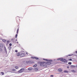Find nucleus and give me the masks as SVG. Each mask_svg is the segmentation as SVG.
Instances as JSON below:
<instances>
[{"mask_svg": "<svg viewBox=\"0 0 77 77\" xmlns=\"http://www.w3.org/2000/svg\"><path fill=\"white\" fill-rule=\"evenodd\" d=\"M51 62L45 63V62H43L40 63V65L41 66L44 67V68H47L48 65H51Z\"/></svg>", "mask_w": 77, "mask_h": 77, "instance_id": "1", "label": "nucleus"}, {"mask_svg": "<svg viewBox=\"0 0 77 77\" xmlns=\"http://www.w3.org/2000/svg\"><path fill=\"white\" fill-rule=\"evenodd\" d=\"M60 60V61H62L64 63H67V60L65 59H63L62 58H58L57 60Z\"/></svg>", "mask_w": 77, "mask_h": 77, "instance_id": "2", "label": "nucleus"}, {"mask_svg": "<svg viewBox=\"0 0 77 77\" xmlns=\"http://www.w3.org/2000/svg\"><path fill=\"white\" fill-rule=\"evenodd\" d=\"M43 60H45L47 62H51V61H52V60H51L46 59L44 58L43 59Z\"/></svg>", "mask_w": 77, "mask_h": 77, "instance_id": "3", "label": "nucleus"}, {"mask_svg": "<svg viewBox=\"0 0 77 77\" xmlns=\"http://www.w3.org/2000/svg\"><path fill=\"white\" fill-rule=\"evenodd\" d=\"M24 71V69H21L20 70L18 71V72H19L21 73L23 72Z\"/></svg>", "mask_w": 77, "mask_h": 77, "instance_id": "4", "label": "nucleus"}, {"mask_svg": "<svg viewBox=\"0 0 77 77\" xmlns=\"http://www.w3.org/2000/svg\"><path fill=\"white\" fill-rule=\"evenodd\" d=\"M0 47H1V48H3V47H4V45L3 44L0 43Z\"/></svg>", "mask_w": 77, "mask_h": 77, "instance_id": "5", "label": "nucleus"}, {"mask_svg": "<svg viewBox=\"0 0 77 77\" xmlns=\"http://www.w3.org/2000/svg\"><path fill=\"white\" fill-rule=\"evenodd\" d=\"M25 54L24 53H23L20 55V57H23V56H25Z\"/></svg>", "mask_w": 77, "mask_h": 77, "instance_id": "6", "label": "nucleus"}, {"mask_svg": "<svg viewBox=\"0 0 77 77\" xmlns=\"http://www.w3.org/2000/svg\"><path fill=\"white\" fill-rule=\"evenodd\" d=\"M28 70H29V71H31L32 70V67H29L28 68Z\"/></svg>", "mask_w": 77, "mask_h": 77, "instance_id": "7", "label": "nucleus"}, {"mask_svg": "<svg viewBox=\"0 0 77 77\" xmlns=\"http://www.w3.org/2000/svg\"><path fill=\"white\" fill-rule=\"evenodd\" d=\"M58 71L59 72H62V69H58Z\"/></svg>", "mask_w": 77, "mask_h": 77, "instance_id": "8", "label": "nucleus"}, {"mask_svg": "<svg viewBox=\"0 0 77 77\" xmlns=\"http://www.w3.org/2000/svg\"><path fill=\"white\" fill-rule=\"evenodd\" d=\"M34 70L36 71H37L38 70V68H34Z\"/></svg>", "mask_w": 77, "mask_h": 77, "instance_id": "9", "label": "nucleus"}, {"mask_svg": "<svg viewBox=\"0 0 77 77\" xmlns=\"http://www.w3.org/2000/svg\"><path fill=\"white\" fill-rule=\"evenodd\" d=\"M4 50L6 53H7V50H6V47H4Z\"/></svg>", "mask_w": 77, "mask_h": 77, "instance_id": "10", "label": "nucleus"}, {"mask_svg": "<svg viewBox=\"0 0 77 77\" xmlns=\"http://www.w3.org/2000/svg\"><path fill=\"white\" fill-rule=\"evenodd\" d=\"M65 73H68V71L65 70L64 71Z\"/></svg>", "mask_w": 77, "mask_h": 77, "instance_id": "11", "label": "nucleus"}, {"mask_svg": "<svg viewBox=\"0 0 77 77\" xmlns=\"http://www.w3.org/2000/svg\"><path fill=\"white\" fill-rule=\"evenodd\" d=\"M17 56H20V53H17Z\"/></svg>", "mask_w": 77, "mask_h": 77, "instance_id": "12", "label": "nucleus"}, {"mask_svg": "<svg viewBox=\"0 0 77 77\" xmlns=\"http://www.w3.org/2000/svg\"><path fill=\"white\" fill-rule=\"evenodd\" d=\"M2 51H3V49L2 48H0V52H2Z\"/></svg>", "mask_w": 77, "mask_h": 77, "instance_id": "13", "label": "nucleus"}, {"mask_svg": "<svg viewBox=\"0 0 77 77\" xmlns=\"http://www.w3.org/2000/svg\"><path fill=\"white\" fill-rule=\"evenodd\" d=\"M72 72H75V71L74 70H72Z\"/></svg>", "mask_w": 77, "mask_h": 77, "instance_id": "14", "label": "nucleus"}, {"mask_svg": "<svg viewBox=\"0 0 77 77\" xmlns=\"http://www.w3.org/2000/svg\"><path fill=\"white\" fill-rule=\"evenodd\" d=\"M35 59L36 60H39V58L37 57H35Z\"/></svg>", "mask_w": 77, "mask_h": 77, "instance_id": "15", "label": "nucleus"}, {"mask_svg": "<svg viewBox=\"0 0 77 77\" xmlns=\"http://www.w3.org/2000/svg\"><path fill=\"white\" fill-rule=\"evenodd\" d=\"M2 41L4 42H5L6 41V40L5 39H4V40H3Z\"/></svg>", "mask_w": 77, "mask_h": 77, "instance_id": "16", "label": "nucleus"}, {"mask_svg": "<svg viewBox=\"0 0 77 77\" xmlns=\"http://www.w3.org/2000/svg\"><path fill=\"white\" fill-rule=\"evenodd\" d=\"M30 61H26V63H30Z\"/></svg>", "mask_w": 77, "mask_h": 77, "instance_id": "17", "label": "nucleus"}, {"mask_svg": "<svg viewBox=\"0 0 77 77\" xmlns=\"http://www.w3.org/2000/svg\"><path fill=\"white\" fill-rule=\"evenodd\" d=\"M15 68H16V69H18V68H19V67H18L17 66H16L15 67Z\"/></svg>", "mask_w": 77, "mask_h": 77, "instance_id": "18", "label": "nucleus"}, {"mask_svg": "<svg viewBox=\"0 0 77 77\" xmlns=\"http://www.w3.org/2000/svg\"><path fill=\"white\" fill-rule=\"evenodd\" d=\"M31 58L32 59H35V57H31Z\"/></svg>", "mask_w": 77, "mask_h": 77, "instance_id": "19", "label": "nucleus"}, {"mask_svg": "<svg viewBox=\"0 0 77 77\" xmlns=\"http://www.w3.org/2000/svg\"><path fill=\"white\" fill-rule=\"evenodd\" d=\"M11 48H11V46H10L8 47V49H9V50H11Z\"/></svg>", "mask_w": 77, "mask_h": 77, "instance_id": "20", "label": "nucleus"}, {"mask_svg": "<svg viewBox=\"0 0 77 77\" xmlns=\"http://www.w3.org/2000/svg\"><path fill=\"white\" fill-rule=\"evenodd\" d=\"M37 66V64H35L33 66V67H36V66Z\"/></svg>", "mask_w": 77, "mask_h": 77, "instance_id": "21", "label": "nucleus"}, {"mask_svg": "<svg viewBox=\"0 0 77 77\" xmlns=\"http://www.w3.org/2000/svg\"><path fill=\"white\" fill-rule=\"evenodd\" d=\"M1 73L2 74V75H4L5 73L3 72H1Z\"/></svg>", "mask_w": 77, "mask_h": 77, "instance_id": "22", "label": "nucleus"}, {"mask_svg": "<svg viewBox=\"0 0 77 77\" xmlns=\"http://www.w3.org/2000/svg\"><path fill=\"white\" fill-rule=\"evenodd\" d=\"M72 55H73V54H69V56H72Z\"/></svg>", "mask_w": 77, "mask_h": 77, "instance_id": "23", "label": "nucleus"}, {"mask_svg": "<svg viewBox=\"0 0 77 77\" xmlns=\"http://www.w3.org/2000/svg\"><path fill=\"white\" fill-rule=\"evenodd\" d=\"M19 30V29L18 28V29L17 31V33H18V31Z\"/></svg>", "mask_w": 77, "mask_h": 77, "instance_id": "24", "label": "nucleus"}, {"mask_svg": "<svg viewBox=\"0 0 77 77\" xmlns=\"http://www.w3.org/2000/svg\"><path fill=\"white\" fill-rule=\"evenodd\" d=\"M26 54H27V55H28V56H29V54H28V53L26 52Z\"/></svg>", "mask_w": 77, "mask_h": 77, "instance_id": "25", "label": "nucleus"}, {"mask_svg": "<svg viewBox=\"0 0 77 77\" xmlns=\"http://www.w3.org/2000/svg\"><path fill=\"white\" fill-rule=\"evenodd\" d=\"M71 62H69L68 63V64H69V65H71Z\"/></svg>", "mask_w": 77, "mask_h": 77, "instance_id": "26", "label": "nucleus"}, {"mask_svg": "<svg viewBox=\"0 0 77 77\" xmlns=\"http://www.w3.org/2000/svg\"><path fill=\"white\" fill-rule=\"evenodd\" d=\"M12 71H15V69H12Z\"/></svg>", "mask_w": 77, "mask_h": 77, "instance_id": "27", "label": "nucleus"}, {"mask_svg": "<svg viewBox=\"0 0 77 77\" xmlns=\"http://www.w3.org/2000/svg\"><path fill=\"white\" fill-rule=\"evenodd\" d=\"M17 36H18V35L16 34L15 36L16 38H17Z\"/></svg>", "mask_w": 77, "mask_h": 77, "instance_id": "28", "label": "nucleus"}, {"mask_svg": "<svg viewBox=\"0 0 77 77\" xmlns=\"http://www.w3.org/2000/svg\"><path fill=\"white\" fill-rule=\"evenodd\" d=\"M15 52H16V53H17V52H18V51H17V50H15Z\"/></svg>", "mask_w": 77, "mask_h": 77, "instance_id": "29", "label": "nucleus"}, {"mask_svg": "<svg viewBox=\"0 0 77 77\" xmlns=\"http://www.w3.org/2000/svg\"><path fill=\"white\" fill-rule=\"evenodd\" d=\"M69 60L70 61H71L72 60V59H69Z\"/></svg>", "mask_w": 77, "mask_h": 77, "instance_id": "30", "label": "nucleus"}, {"mask_svg": "<svg viewBox=\"0 0 77 77\" xmlns=\"http://www.w3.org/2000/svg\"><path fill=\"white\" fill-rule=\"evenodd\" d=\"M11 45H12V44L11 43L10 44L9 46H11Z\"/></svg>", "mask_w": 77, "mask_h": 77, "instance_id": "31", "label": "nucleus"}, {"mask_svg": "<svg viewBox=\"0 0 77 77\" xmlns=\"http://www.w3.org/2000/svg\"><path fill=\"white\" fill-rule=\"evenodd\" d=\"M53 75H51L50 77H53Z\"/></svg>", "mask_w": 77, "mask_h": 77, "instance_id": "32", "label": "nucleus"}, {"mask_svg": "<svg viewBox=\"0 0 77 77\" xmlns=\"http://www.w3.org/2000/svg\"><path fill=\"white\" fill-rule=\"evenodd\" d=\"M9 42H9V41H7V42H8V43H9Z\"/></svg>", "mask_w": 77, "mask_h": 77, "instance_id": "33", "label": "nucleus"}, {"mask_svg": "<svg viewBox=\"0 0 77 77\" xmlns=\"http://www.w3.org/2000/svg\"><path fill=\"white\" fill-rule=\"evenodd\" d=\"M67 68H68V69L69 68V66H67Z\"/></svg>", "mask_w": 77, "mask_h": 77, "instance_id": "34", "label": "nucleus"}, {"mask_svg": "<svg viewBox=\"0 0 77 77\" xmlns=\"http://www.w3.org/2000/svg\"><path fill=\"white\" fill-rule=\"evenodd\" d=\"M75 53H77V51H75Z\"/></svg>", "mask_w": 77, "mask_h": 77, "instance_id": "35", "label": "nucleus"}, {"mask_svg": "<svg viewBox=\"0 0 77 77\" xmlns=\"http://www.w3.org/2000/svg\"><path fill=\"white\" fill-rule=\"evenodd\" d=\"M17 44H18V42H17Z\"/></svg>", "mask_w": 77, "mask_h": 77, "instance_id": "36", "label": "nucleus"}, {"mask_svg": "<svg viewBox=\"0 0 77 77\" xmlns=\"http://www.w3.org/2000/svg\"><path fill=\"white\" fill-rule=\"evenodd\" d=\"M16 41H17V39H16Z\"/></svg>", "mask_w": 77, "mask_h": 77, "instance_id": "37", "label": "nucleus"}, {"mask_svg": "<svg viewBox=\"0 0 77 77\" xmlns=\"http://www.w3.org/2000/svg\"><path fill=\"white\" fill-rule=\"evenodd\" d=\"M38 63H39V62Z\"/></svg>", "mask_w": 77, "mask_h": 77, "instance_id": "38", "label": "nucleus"}]
</instances>
